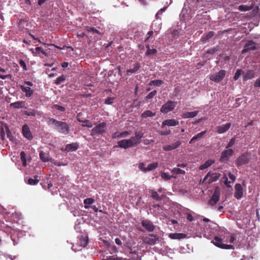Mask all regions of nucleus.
<instances>
[{"instance_id": "nucleus-1", "label": "nucleus", "mask_w": 260, "mask_h": 260, "mask_svg": "<svg viewBox=\"0 0 260 260\" xmlns=\"http://www.w3.org/2000/svg\"><path fill=\"white\" fill-rule=\"evenodd\" d=\"M217 229L218 225L214 222L210 221L209 223L205 224L204 227L198 230L193 237L201 238L204 237L208 239H211L216 234L218 231Z\"/></svg>"}, {"instance_id": "nucleus-2", "label": "nucleus", "mask_w": 260, "mask_h": 260, "mask_svg": "<svg viewBox=\"0 0 260 260\" xmlns=\"http://www.w3.org/2000/svg\"><path fill=\"white\" fill-rule=\"evenodd\" d=\"M47 122L49 125L60 134L67 135L70 132L69 126L66 122L58 121L51 117L47 118Z\"/></svg>"}, {"instance_id": "nucleus-3", "label": "nucleus", "mask_w": 260, "mask_h": 260, "mask_svg": "<svg viewBox=\"0 0 260 260\" xmlns=\"http://www.w3.org/2000/svg\"><path fill=\"white\" fill-rule=\"evenodd\" d=\"M94 127L91 129V136L102 135L106 132L107 124L105 122L95 123Z\"/></svg>"}, {"instance_id": "nucleus-4", "label": "nucleus", "mask_w": 260, "mask_h": 260, "mask_svg": "<svg viewBox=\"0 0 260 260\" xmlns=\"http://www.w3.org/2000/svg\"><path fill=\"white\" fill-rule=\"evenodd\" d=\"M238 9L241 11H247L252 10V13L251 16H260V9L258 6L255 5H240Z\"/></svg>"}, {"instance_id": "nucleus-5", "label": "nucleus", "mask_w": 260, "mask_h": 260, "mask_svg": "<svg viewBox=\"0 0 260 260\" xmlns=\"http://www.w3.org/2000/svg\"><path fill=\"white\" fill-rule=\"evenodd\" d=\"M220 176L219 173L209 172L203 179V182L210 184L216 181Z\"/></svg>"}, {"instance_id": "nucleus-6", "label": "nucleus", "mask_w": 260, "mask_h": 260, "mask_svg": "<svg viewBox=\"0 0 260 260\" xmlns=\"http://www.w3.org/2000/svg\"><path fill=\"white\" fill-rule=\"evenodd\" d=\"M250 159L251 154L249 152H245L243 153L236 159L235 164L237 166L239 167L248 164Z\"/></svg>"}, {"instance_id": "nucleus-7", "label": "nucleus", "mask_w": 260, "mask_h": 260, "mask_svg": "<svg viewBox=\"0 0 260 260\" xmlns=\"http://www.w3.org/2000/svg\"><path fill=\"white\" fill-rule=\"evenodd\" d=\"M134 139L132 137L129 139H123L118 142V146L120 148L127 149L137 146Z\"/></svg>"}, {"instance_id": "nucleus-8", "label": "nucleus", "mask_w": 260, "mask_h": 260, "mask_svg": "<svg viewBox=\"0 0 260 260\" xmlns=\"http://www.w3.org/2000/svg\"><path fill=\"white\" fill-rule=\"evenodd\" d=\"M216 246L219 247L222 249H233L234 246L232 245H228L223 243L222 240L217 236H215L214 240L211 241Z\"/></svg>"}, {"instance_id": "nucleus-9", "label": "nucleus", "mask_w": 260, "mask_h": 260, "mask_svg": "<svg viewBox=\"0 0 260 260\" xmlns=\"http://www.w3.org/2000/svg\"><path fill=\"white\" fill-rule=\"evenodd\" d=\"M176 102L172 101H168L166 103L162 106L160 108V111L163 113H167L169 112L172 111L176 107Z\"/></svg>"}, {"instance_id": "nucleus-10", "label": "nucleus", "mask_w": 260, "mask_h": 260, "mask_svg": "<svg viewBox=\"0 0 260 260\" xmlns=\"http://www.w3.org/2000/svg\"><path fill=\"white\" fill-rule=\"evenodd\" d=\"M225 75V71L220 70L218 73L211 75L210 79L215 82H219L223 79Z\"/></svg>"}, {"instance_id": "nucleus-11", "label": "nucleus", "mask_w": 260, "mask_h": 260, "mask_svg": "<svg viewBox=\"0 0 260 260\" xmlns=\"http://www.w3.org/2000/svg\"><path fill=\"white\" fill-rule=\"evenodd\" d=\"M234 151L232 149H228L222 152L220 158V161L225 162L228 160L229 158L233 155Z\"/></svg>"}, {"instance_id": "nucleus-12", "label": "nucleus", "mask_w": 260, "mask_h": 260, "mask_svg": "<svg viewBox=\"0 0 260 260\" xmlns=\"http://www.w3.org/2000/svg\"><path fill=\"white\" fill-rule=\"evenodd\" d=\"M256 48V47L255 43L253 41H249L244 45V48L242 50L241 52L242 54H244L249 51L254 50Z\"/></svg>"}, {"instance_id": "nucleus-13", "label": "nucleus", "mask_w": 260, "mask_h": 260, "mask_svg": "<svg viewBox=\"0 0 260 260\" xmlns=\"http://www.w3.org/2000/svg\"><path fill=\"white\" fill-rule=\"evenodd\" d=\"M220 198V191L218 189H216L212 196L211 199L209 201L210 205L214 206L216 204Z\"/></svg>"}, {"instance_id": "nucleus-14", "label": "nucleus", "mask_w": 260, "mask_h": 260, "mask_svg": "<svg viewBox=\"0 0 260 260\" xmlns=\"http://www.w3.org/2000/svg\"><path fill=\"white\" fill-rule=\"evenodd\" d=\"M235 198L238 200L241 199L243 194V189L241 185L239 183L236 184L235 186Z\"/></svg>"}, {"instance_id": "nucleus-15", "label": "nucleus", "mask_w": 260, "mask_h": 260, "mask_svg": "<svg viewBox=\"0 0 260 260\" xmlns=\"http://www.w3.org/2000/svg\"><path fill=\"white\" fill-rule=\"evenodd\" d=\"M22 132L24 137L28 140H31L33 138L32 135L31 134L29 127L26 124L24 125L22 128Z\"/></svg>"}, {"instance_id": "nucleus-16", "label": "nucleus", "mask_w": 260, "mask_h": 260, "mask_svg": "<svg viewBox=\"0 0 260 260\" xmlns=\"http://www.w3.org/2000/svg\"><path fill=\"white\" fill-rule=\"evenodd\" d=\"M179 122L175 119H169L164 120L162 122L161 128H164L165 126H174L179 125Z\"/></svg>"}, {"instance_id": "nucleus-17", "label": "nucleus", "mask_w": 260, "mask_h": 260, "mask_svg": "<svg viewBox=\"0 0 260 260\" xmlns=\"http://www.w3.org/2000/svg\"><path fill=\"white\" fill-rule=\"evenodd\" d=\"M142 225L149 232H152L155 229L153 223L149 220H144L142 221Z\"/></svg>"}, {"instance_id": "nucleus-18", "label": "nucleus", "mask_w": 260, "mask_h": 260, "mask_svg": "<svg viewBox=\"0 0 260 260\" xmlns=\"http://www.w3.org/2000/svg\"><path fill=\"white\" fill-rule=\"evenodd\" d=\"M231 126V123H226L221 125L217 126L216 131L219 134H223L227 132Z\"/></svg>"}, {"instance_id": "nucleus-19", "label": "nucleus", "mask_w": 260, "mask_h": 260, "mask_svg": "<svg viewBox=\"0 0 260 260\" xmlns=\"http://www.w3.org/2000/svg\"><path fill=\"white\" fill-rule=\"evenodd\" d=\"M181 145V142L177 141L171 145H168L164 146L162 149L165 151H169L178 148Z\"/></svg>"}, {"instance_id": "nucleus-20", "label": "nucleus", "mask_w": 260, "mask_h": 260, "mask_svg": "<svg viewBox=\"0 0 260 260\" xmlns=\"http://www.w3.org/2000/svg\"><path fill=\"white\" fill-rule=\"evenodd\" d=\"M39 156L40 159L43 162L50 161L52 158L50 157L49 154L47 152H43L40 151L39 153Z\"/></svg>"}, {"instance_id": "nucleus-21", "label": "nucleus", "mask_w": 260, "mask_h": 260, "mask_svg": "<svg viewBox=\"0 0 260 260\" xmlns=\"http://www.w3.org/2000/svg\"><path fill=\"white\" fill-rule=\"evenodd\" d=\"M135 136L132 137L133 139H134V141L136 143V144L138 145L141 143V139L144 137V133L142 131H136L135 132Z\"/></svg>"}, {"instance_id": "nucleus-22", "label": "nucleus", "mask_w": 260, "mask_h": 260, "mask_svg": "<svg viewBox=\"0 0 260 260\" xmlns=\"http://www.w3.org/2000/svg\"><path fill=\"white\" fill-rule=\"evenodd\" d=\"M20 88L22 90V91L25 93V95L26 97H30L34 93L33 90H31L30 88L28 86L20 85Z\"/></svg>"}, {"instance_id": "nucleus-23", "label": "nucleus", "mask_w": 260, "mask_h": 260, "mask_svg": "<svg viewBox=\"0 0 260 260\" xmlns=\"http://www.w3.org/2000/svg\"><path fill=\"white\" fill-rule=\"evenodd\" d=\"M255 72L252 70H248L243 76V80L244 81L250 80L254 78Z\"/></svg>"}, {"instance_id": "nucleus-24", "label": "nucleus", "mask_w": 260, "mask_h": 260, "mask_svg": "<svg viewBox=\"0 0 260 260\" xmlns=\"http://www.w3.org/2000/svg\"><path fill=\"white\" fill-rule=\"evenodd\" d=\"M79 147V145L77 143H72L67 144L65 147V151H75Z\"/></svg>"}, {"instance_id": "nucleus-25", "label": "nucleus", "mask_w": 260, "mask_h": 260, "mask_svg": "<svg viewBox=\"0 0 260 260\" xmlns=\"http://www.w3.org/2000/svg\"><path fill=\"white\" fill-rule=\"evenodd\" d=\"M169 237L172 239L180 240L186 237V235L183 233H170Z\"/></svg>"}, {"instance_id": "nucleus-26", "label": "nucleus", "mask_w": 260, "mask_h": 260, "mask_svg": "<svg viewBox=\"0 0 260 260\" xmlns=\"http://www.w3.org/2000/svg\"><path fill=\"white\" fill-rule=\"evenodd\" d=\"M198 111H195L193 112H186L182 114L181 117L183 118H193L198 115Z\"/></svg>"}, {"instance_id": "nucleus-27", "label": "nucleus", "mask_w": 260, "mask_h": 260, "mask_svg": "<svg viewBox=\"0 0 260 260\" xmlns=\"http://www.w3.org/2000/svg\"><path fill=\"white\" fill-rule=\"evenodd\" d=\"M25 102L24 101H17L10 104V107L15 109L23 108L25 106Z\"/></svg>"}, {"instance_id": "nucleus-28", "label": "nucleus", "mask_w": 260, "mask_h": 260, "mask_svg": "<svg viewBox=\"0 0 260 260\" xmlns=\"http://www.w3.org/2000/svg\"><path fill=\"white\" fill-rule=\"evenodd\" d=\"M24 114L27 116H41L42 114V112L40 111H37L35 110H30L28 111H26L24 112Z\"/></svg>"}, {"instance_id": "nucleus-29", "label": "nucleus", "mask_w": 260, "mask_h": 260, "mask_svg": "<svg viewBox=\"0 0 260 260\" xmlns=\"http://www.w3.org/2000/svg\"><path fill=\"white\" fill-rule=\"evenodd\" d=\"M156 115V112H152L150 110H146L142 114V118H147L148 117H152Z\"/></svg>"}, {"instance_id": "nucleus-30", "label": "nucleus", "mask_w": 260, "mask_h": 260, "mask_svg": "<svg viewBox=\"0 0 260 260\" xmlns=\"http://www.w3.org/2000/svg\"><path fill=\"white\" fill-rule=\"evenodd\" d=\"M131 258L133 260H141V255L139 254L135 250L131 249L130 251Z\"/></svg>"}, {"instance_id": "nucleus-31", "label": "nucleus", "mask_w": 260, "mask_h": 260, "mask_svg": "<svg viewBox=\"0 0 260 260\" xmlns=\"http://www.w3.org/2000/svg\"><path fill=\"white\" fill-rule=\"evenodd\" d=\"M206 133H207V131H204L201 133H198V134H197L196 136H193L191 138V139L189 141V144H191L192 143H193L194 142V141L202 138L203 136H204L206 134Z\"/></svg>"}, {"instance_id": "nucleus-32", "label": "nucleus", "mask_w": 260, "mask_h": 260, "mask_svg": "<svg viewBox=\"0 0 260 260\" xmlns=\"http://www.w3.org/2000/svg\"><path fill=\"white\" fill-rule=\"evenodd\" d=\"M214 33L213 31H210L206 34H204L203 36L202 37L201 40L202 42H203L204 43H206L209 39L212 38L214 36Z\"/></svg>"}, {"instance_id": "nucleus-33", "label": "nucleus", "mask_w": 260, "mask_h": 260, "mask_svg": "<svg viewBox=\"0 0 260 260\" xmlns=\"http://www.w3.org/2000/svg\"><path fill=\"white\" fill-rule=\"evenodd\" d=\"M154 212L157 215L160 214L162 212V208L158 204H154L152 206V208Z\"/></svg>"}, {"instance_id": "nucleus-34", "label": "nucleus", "mask_w": 260, "mask_h": 260, "mask_svg": "<svg viewBox=\"0 0 260 260\" xmlns=\"http://www.w3.org/2000/svg\"><path fill=\"white\" fill-rule=\"evenodd\" d=\"M213 163H214V160H211V159L208 160L207 161H206L205 162V164L201 165L199 167V169L201 170H203L208 168L210 166H211L212 164Z\"/></svg>"}, {"instance_id": "nucleus-35", "label": "nucleus", "mask_w": 260, "mask_h": 260, "mask_svg": "<svg viewBox=\"0 0 260 260\" xmlns=\"http://www.w3.org/2000/svg\"><path fill=\"white\" fill-rule=\"evenodd\" d=\"M94 202V199L92 198H87L84 200L83 203L85 204L84 208L88 209L89 208V205L93 204Z\"/></svg>"}, {"instance_id": "nucleus-36", "label": "nucleus", "mask_w": 260, "mask_h": 260, "mask_svg": "<svg viewBox=\"0 0 260 260\" xmlns=\"http://www.w3.org/2000/svg\"><path fill=\"white\" fill-rule=\"evenodd\" d=\"M86 29L87 31L92 32L94 34H96L98 35V36H96L97 39H100L101 38V32L98 30L94 28V27H92L90 26H87Z\"/></svg>"}, {"instance_id": "nucleus-37", "label": "nucleus", "mask_w": 260, "mask_h": 260, "mask_svg": "<svg viewBox=\"0 0 260 260\" xmlns=\"http://www.w3.org/2000/svg\"><path fill=\"white\" fill-rule=\"evenodd\" d=\"M88 243V239L86 236H82L80 238V244L82 247H85Z\"/></svg>"}, {"instance_id": "nucleus-38", "label": "nucleus", "mask_w": 260, "mask_h": 260, "mask_svg": "<svg viewBox=\"0 0 260 260\" xmlns=\"http://www.w3.org/2000/svg\"><path fill=\"white\" fill-rule=\"evenodd\" d=\"M41 54L47 56V53L43 50L41 47H38L35 48V55H40Z\"/></svg>"}, {"instance_id": "nucleus-39", "label": "nucleus", "mask_w": 260, "mask_h": 260, "mask_svg": "<svg viewBox=\"0 0 260 260\" xmlns=\"http://www.w3.org/2000/svg\"><path fill=\"white\" fill-rule=\"evenodd\" d=\"M140 68V64L139 63H137L135 64V66L134 68L131 69H128L127 70V74H129V73L133 74L135 72H136Z\"/></svg>"}, {"instance_id": "nucleus-40", "label": "nucleus", "mask_w": 260, "mask_h": 260, "mask_svg": "<svg viewBox=\"0 0 260 260\" xmlns=\"http://www.w3.org/2000/svg\"><path fill=\"white\" fill-rule=\"evenodd\" d=\"M158 166V163L157 162H153L150 164L147 167V172L151 171L154 169H155Z\"/></svg>"}, {"instance_id": "nucleus-41", "label": "nucleus", "mask_w": 260, "mask_h": 260, "mask_svg": "<svg viewBox=\"0 0 260 260\" xmlns=\"http://www.w3.org/2000/svg\"><path fill=\"white\" fill-rule=\"evenodd\" d=\"M20 158L22 162V165L24 167L26 166V154L24 151H21L20 152Z\"/></svg>"}, {"instance_id": "nucleus-42", "label": "nucleus", "mask_w": 260, "mask_h": 260, "mask_svg": "<svg viewBox=\"0 0 260 260\" xmlns=\"http://www.w3.org/2000/svg\"><path fill=\"white\" fill-rule=\"evenodd\" d=\"M181 30L178 29L174 30L171 34L172 37L173 39H177L181 35Z\"/></svg>"}, {"instance_id": "nucleus-43", "label": "nucleus", "mask_w": 260, "mask_h": 260, "mask_svg": "<svg viewBox=\"0 0 260 260\" xmlns=\"http://www.w3.org/2000/svg\"><path fill=\"white\" fill-rule=\"evenodd\" d=\"M172 172L175 174H184L185 172L179 168H174L172 170Z\"/></svg>"}, {"instance_id": "nucleus-44", "label": "nucleus", "mask_w": 260, "mask_h": 260, "mask_svg": "<svg viewBox=\"0 0 260 260\" xmlns=\"http://www.w3.org/2000/svg\"><path fill=\"white\" fill-rule=\"evenodd\" d=\"M163 83V81L161 80H155L150 82L149 85L152 86H159Z\"/></svg>"}, {"instance_id": "nucleus-45", "label": "nucleus", "mask_w": 260, "mask_h": 260, "mask_svg": "<svg viewBox=\"0 0 260 260\" xmlns=\"http://www.w3.org/2000/svg\"><path fill=\"white\" fill-rule=\"evenodd\" d=\"M151 197L156 200V201H160L161 200V198L158 195L157 191L152 190L151 191Z\"/></svg>"}, {"instance_id": "nucleus-46", "label": "nucleus", "mask_w": 260, "mask_h": 260, "mask_svg": "<svg viewBox=\"0 0 260 260\" xmlns=\"http://www.w3.org/2000/svg\"><path fill=\"white\" fill-rule=\"evenodd\" d=\"M160 176L161 178L165 180H169L172 177L176 178V177L173 176H170L168 173L165 172H162L160 174Z\"/></svg>"}, {"instance_id": "nucleus-47", "label": "nucleus", "mask_w": 260, "mask_h": 260, "mask_svg": "<svg viewBox=\"0 0 260 260\" xmlns=\"http://www.w3.org/2000/svg\"><path fill=\"white\" fill-rule=\"evenodd\" d=\"M222 180L224 184H225L228 187L231 186L229 184L231 183V181H228V177L225 174L223 175V176L222 178Z\"/></svg>"}, {"instance_id": "nucleus-48", "label": "nucleus", "mask_w": 260, "mask_h": 260, "mask_svg": "<svg viewBox=\"0 0 260 260\" xmlns=\"http://www.w3.org/2000/svg\"><path fill=\"white\" fill-rule=\"evenodd\" d=\"M146 48H148L146 53V55L154 54L156 53V50L155 49H150L149 45L146 46Z\"/></svg>"}, {"instance_id": "nucleus-49", "label": "nucleus", "mask_w": 260, "mask_h": 260, "mask_svg": "<svg viewBox=\"0 0 260 260\" xmlns=\"http://www.w3.org/2000/svg\"><path fill=\"white\" fill-rule=\"evenodd\" d=\"M138 168H139V170H140L144 173L147 172L146 167H145V164L144 162H140L139 164Z\"/></svg>"}, {"instance_id": "nucleus-50", "label": "nucleus", "mask_w": 260, "mask_h": 260, "mask_svg": "<svg viewBox=\"0 0 260 260\" xmlns=\"http://www.w3.org/2000/svg\"><path fill=\"white\" fill-rule=\"evenodd\" d=\"M39 182V180L37 179V177L35 179L29 178L28 180V184L30 185H36Z\"/></svg>"}, {"instance_id": "nucleus-51", "label": "nucleus", "mask_w": 260, "mask_h": 260, "mask_svg": "<svg viewBox=\"0 0 260 260\" xmlns=\"http://www.w3.org/2000/svg\"><path fill=\"white\" fill-rule=\"evenodd\" d=\"M65 80V77L64 76L62 75L59 77H58L55 80V84L57 85L59 84L60 83L62 82Z\"/></svg>"}, {"instance_id": "nucleus-52", "label": "nucleus", "mask_w": 260, "mask_h": 260, "mask_svg": "<svg viewBox=\"0 0 260 260\" xmlns=\"http://www.w3.org/2000/svg\"><path fill=\"white\" fill-rule=\"evenodd\" d=\"M168 7H165L163 8L160 9L159 10H158L155 16H159L161 15H162L163 13L165 12L166 10L167 9Z\"/></svg>"}, {"instance_id": "nucleus-53", "label": "nucleus", "mask_w": 260, "mask_h": 260, "mask_svg": "<svg viewBox=\"0 0 260 260\" xmlns=\"http://www.w3.org/2000/svg\"><path fill=\"white\" fill-rule=\"evenodd\" d=\"M0 255L2 256L3 255L6 258H7L9 257L11 260H15L16 258L15 256H12L11 255H8L7 254H5L2 253V252L0 251Z\"/></svg>"}, {"instance_id": "nucleus-54", "label": "nucleus", "mask_w": 260, "mask_h": 260, "mask_svg": "<svg viewBox=\"0 0 260 260\" xmlns=\"http://www.w3.org/2000/svg\"><path fill=\"white\" fill-rule=\"evenodd\" d=\"M50 162L54 165H55L56 166H66L67 165V164H62L60 162H58L57 160L52 159L50 161Z\"/></svg>"}, {"instance_id": "nucleus-55", "label": "nucleus", "mask_w": 260, "mask_h": 260, "mask_svg": "<svg viewBox=\"0 0 260 260\" xmlns=\"http://www.w3.org/2000/svg\"><path fill=\"white\" fill-rule=\"evenodd\" d=\"M157 91L156 90H153V91L150 92L146 97L147 99H152L156 94Z\"/></svg>"}, {"instance_id": "nucleus-56", "label": "nucleus", "mask_w": 260, "mask_h": 260, "mask_svg": "<svg viewBox=\"0 0 260 260\" xmlns=\"http://www.w3.org/2000/svg\"><path fill=\"white\" fill-rule=\"evenodd\" d=\"M242 72V71L240 69H239L236 71V72L235 74L234 77V79H235V80H237L238 79V78L241 76Z\"/></svg>"}, {"instance_id": "nucleus-57", "label": "nucleus", "mask_w": 260, "mask_h": 260, "mask_svg": "<svg viewBox=\"0 0 260 260\" xmlns=\"http://www.w3.org/2000/svg\"><path fill=\"white\" fill-rule=\"evenodd\" d=\"M235 143V138H232L230 142L228 143L226 146V148L228 149L231 147H232Z\"/></svg>"}, {"instance_id": "nucleus-58", "label": "nucleus", "mask_w": 260, "mask_h": 260, "mask_svg": "<svg viewBox=\"0 0 260 260\" xmlns=\"http://www.w3.org/2000/svg\"><path fill=\"white\" fill-rule=\"evenodd\" d=\"M130 133L128 131H124L121 133H119V137L121 138H125L129 136Z\"/></svg>"}, {"instance_id": "nucleus-59", "label": "nucleus", "mask_w": 260, "mask_h": 260, "mask_svg": "<svg viewBox=\"0 0 260 260\" xmlns=\"http://www.w3.org/2000/svg\"><path fill=\"white\" fill-rule=\"evenodd\" d=\"M171 133V131L170 130L169 131H158V133L162 136H166L170 134Z\"/></svg>"}, {"instance_id": "nucleus-60", "label": "nucleus", "mask_w": 260, "mask_h": 260, "mask_svg": "<svg viewBox=\"0 0 260 260\" xmlns=\"http://www.w3.org/2000/svg\"><path fill=\"white\" fill-rule=\"evenodd\" d=\"M114 98H108L106 99L105 101V104L107 105H111L113 102Z\"/></svg>"}, {"instance_id": "nucleus-61", "label": "nucleus", "mask_w": 260, "mask_h": 260, "mask_svg": "<svg viewBox=\"0 0 260 260\" xmlns=\"http://www.w3.org/2000/svg\"><path fill=\"white\" fill-rule=\"evenodd\" d=\"M228 175L231 183L234 182L236 180V176L231 172H229Z\"/></svg>"}, {"instance_id": "nucleus-62", "label": "nucleus", "mask_w": 260, "mask_h": 260, "mask_svg": "<svg viewBox=\"0 0 260 260\" xmlns=\"http://www.w3.org/2000/svg\"><path fill=\"white\" fill-rule=\"evenodd\" d=\"M19 63L20 66L24 70H27L26 65L23 60H20Z\"/></svg>"}, {"instance_id": "nucleus-63", "label": "nucleus", "mask_w": 260, "mask_h": 260, "mask_svg": "<svg viewBox=\"0 0 260 260\" xmlns=\"http://www.w3.org/2000/svg\"><path fill=\"white\" fill-rule=\"evenodd\" d=\"M54 107L56 109L60 111H64L65 108L63 107H62L61 106L58 105H55Z\"/></svg>"}, {"instance_id": "nucleus-64", "label": "nucleus", "mask_w": 260, "mask_h": 260, "mask_svg": "<svg viewBox=\"0 0 260 260\" xmlns=\"http://www.w3.org/2000/svg\"><path fill=\"white\" fill-rule=\"evenodd\" d=\"M254 86L255 87H260V77L255 80V81L254 83Z\"/></svg>"}]
</instances>
